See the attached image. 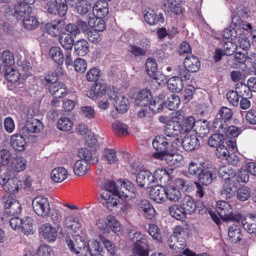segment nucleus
<instances>
[{"instance_id":"1","label":"nucleus","mask_w":256,"mask_h":256,"mask_svg":"<svg viewBox=\"0 0 256 256\" xmlns=\"http://www.w3.org/2000/svg\"><path fill=\"white\" fill-rule=\"evenodd\" d=\"M1 60L2 62L0 65V70L4 72V76L10 84H8V86L9 88L12 87V88H15L16 86V78L14 76V72L16 69L12 66L14 64V60L13 54L10 50H4L2 53L0 52Z\"/></svg>"},{"instance_id":"2","label":"nucleus","mask_w":256,"mask_h":256,"mask_svg":"<svg viewBox=\"0 0 256 256\" xmlns=\"http://www.w3.org/2000/svg\"><path fill=\"white\" fill-rule=\"evenodd\" d=\"M17 19L22 21L23 26L28 30L36 29L39 24L38 18L32 13V8L26 4L17 6Z\"/></svg>"},{"instance_id":"3","label":"nucleus","mask_w":256,"mask_h":256,"mask_svg":"<svg viewBox=\"0 0 256 256\" xmlns=\"http://www.w3.org/2000/svg\"><path fill=\"white\" fill-rule=\"evenodd\" d=\"M236 12L239 16H234L231 26L226 28L224 31L223 36L225 39L233 40L237 38L236 30L241 28L240 24L243 22L240 16L244 17L247 14L246 10L244 6L237 7Z\"/></svg>"},{"instance_id":"4","label":"nucleus","mask_w":256,"mask_h":256,"mask_svg":"<svg viewBox=\"0 0 256 256\" xmlns=\"http://www.w3.org/2000/svg\"><path fill=\"white\" fill-rule=\"evenodd\" d=\"M216 210L220 218L224 221L239 222L242 219V214L240 212H233L232 206L226 201H218Z\"/></svg>"},{"instance_id":"5","label":"nucleus","mask_w":256,"mask_h":256,"mask_svg":"<svg viewBox=\"0 0 256 256\" xmlns=\"http://www.w3.org/2000/svg\"><path fill=\"white\" fill-rule=\"evenodd\" d=\"M234 112L232 109L226 106H222L217 113L213 122V130L222 132V128H224L228 126V123L232 120Z\"/></svg>"},{"instance_id":"6","label":"nucleus","mask_w":256,"mask_h":256,"mask_svg":"<svg viewBox=\"0 0 256 256\" xmlns=\"http://www.w3.org/2000/svg\"><path fill=\"white\" fill-rule=\"evenodd\" d=\"M170 142L164 136H156L152 141V146L156 151L154 154V158L164 160V155L170 153V150L171 149L170 146Z\"/></svg>"},{"instance_id":"7","label":"nucleus","mask_w":256,"mask_h":256,"mask_svg":"<svg viewBox=\"0 0 256 256\" xmlns=\"http://www.w3.org/2000/svg\"><path fill=\"white\" fill-rule=\"evenodd\" d=\"M55 2L50 0L46 2L43 8L50 14L56 15L57 14L61 16H64L67 14L68 5L66 0H54Z\"/></svg>"},{"instance_id":"8","label":"nucleus","mask_w":256,"mask_h":256,"mask_svg":"<svg viewBox=\"0 0 256 256\" xmlns=\"http://www.w3.org/2000/svg\"><path fill=\"white\" fill-rule=\"evenodd\" d=\"M32 207L37 215L44 217L50 214V206L48 198L42 196H36L32 201Z\"/></svg>"},{"instance_id":"9","label":"nucleus","mask_w":256,"mask_h":256,"mask_svg":"<svg viewBox=\"0 0 256 256\" xmlns=\"http://www.w3.org/2000/svg\"><path fill=\"white\" fill-rule=\"evenodd\" d=\"M66 244L71 252L78 256H86L88 251V246L82 238H77L73 242L70 238L66 239Z\"/></svg>"},{"instance_id":"10","label":"nucleus","mask_w":256,"mask_h":256,"mask_svg":"<svg viewBox=\"0 0 256 256\" xmlns=\"http://www.w3.org/2000/svg\"><path fill=\"white\" fill-rule=\"evenodd\" d=\"M136 181L140 187L146 189L150 188L156 186L152 174L149 170H140L136 175Z\"/></svg>"},{"instance_id":"11","label":"nucleus","mask_w":256,"mask_h":256,"mask_svg":"<svg viewBox=\"0 0 256 256\" xmlns=\"http://www.w3.org/2000/svg\"><path fill=\"white\" fill-rule=\"evenodd\" d=\"M150 48V42L148 40L144 38L140 41L139 45L130 44L128 51L131 56L137 58L146 56Z\"/></svg>"},{"instance_id":"12","label":"nucleus","mask_w":256,"mask_h":256,"mask_svg":"<svg viewBox=\"0 0 256 256\" xmlns=\"http://www.w3.org/2000/svg\"><path fill=\"white\" fill-rule=\"evenodd\" d=\"M100 196V202L110 210H114V208L118 205L120 198L118 194H109L106 190H102Z\"/></svg>"},{"instance_id":"13","label":"nucleus","mask_w":256,"mask_h":256,"mask_svg":"<svg viewBox=\"0 0 256 256\" xmlns=\"http://www.w3.org/2000/svg\"><path fill=\"white\" fill-rule=\"evenodd\" d=\"M216 154L218 158L226 160L229 164L232 166H236L239 161L238 156L236 154H230L228 148L224 144L216 148Z\"/></svg>"},{"instance_id":"14","label":"nucleus","mask_w":256,"mask_h":256,"mask_svg":"<svg viewBox=\"0 0 256 256\" xmlns=\"http://www.w3.org/2000/svg\"><path fill=\"white\" fill-rule=\"evenodd\" d=\"M134 99L136 105L146 107L150 104L152 96L150 90L144 88L134 95Z\"/></svg>"},{"instance_id":"15","label":"nucleus","mask_w":256,"mask_h":256,"mask_svg":"<svg viewBox=\"0 0 256 256\" xmlns=\"http://www.w3.org/2000/svg\"><path fill=\"white\" fill-rule=\"evenodd\" d=\"M66 24L64 19L55 20L45 25L46 31L50 36L54 37L60 34Z\"/></svg>"},{"instance_id":"16","label":"nucleus","mask_w":256,"mask_h":256,"mask_svg":"<svg viewBox=\"0 0 256 256\" xmlns=\"http://www.w3.org/2000/svg\"><path fill=\"white\" fill-rule=\"evenodd\" d=\"M216 177V172L214 168L204 166L202 172L198 175V180L200 184L208 186L210 184Z\"/></svg>"},{"instance_id":"17","label":"nucleus","mask_w":256,"mask_h":256,"mask_svg":"<svg viewBox=\"0 0 256 256\" xmlns=\"http://www.w3.org/2000/svg\"><path fill=\"white\" fill-rule=\"evenodd\" d=\"M42 122L33 117L28 118L26 121L23 133H38L43 129Z\"/></svg>"},{"instance_id":"18","label":"nucleus","mask_w":256,"mask_h":256,"mask_svg":"<svg viewBox=\"0 0 256 256\" xmlns=\"http://www.w3.org/2000/svg\"><path fill=\"white\" fill-rule=\"evenodd\" d=\"M138 211L146 218L152 220L156 215V210L152 204L146 200H141L138 204Z\"/></svg>"},{"instance_id":"19","label":"nucleus","mask_w":256,"mask_h":256,"mask_svg":"<svg viewBox=\"0 0 256 256\" xmlns=\"http://www.w3.org/2000/svg\"><path fill=\"white\" fill-rule=\"evenodd\" d=\"M20 220V224H17L19 231L26 235L33 234L34 220L32 218L28 216L21 218L20 216H17V220Z\"/></svg>"},{"instance_id":"20","label":"nucleus","mask_w":256,"mask_h":256,"mask_svg":"<svg viewBox=\"0 0 256 256\" xmlns=\"http://www.w3.org/2000/svg\"><path fill=\"white\" fill-rule=\"evenodd\" d=\"M107 86L104 83L96 82L87 92V96L90 98L96 100L102 97L107 91Z\"/></svg>"},{"instance_id":"21","label":"nucleus","mask_w":256,"mask_h":256,"mask_svg":"<svg viewBox=\"0 0 256 256\" xmlns=\"http://www.w3.org/2000/svg\"><path fill=\"white\" fill-rule=\"evenodd\" d=\"M40 233L48 242H53L56 240L57 230L56 228L49 223H46L40 226Z\"/></svg>"},{"instance_id":"22","label":"nucleus","mask_w":256,"mask_h":256,"mask_svg":"<svg viewBox=\"0 0 256 256\" xmlns=\"http://www.w3.org/2000/svg\"><path fill=\"white\" fill-rule=\"evenodd\" d=\"M242 226L248 232L254 234L256 232V215L248 214L244 216H242L240 221Z\"/></svg>"},{"instance_id":"23","label":"nucleus","mask_w":256,"mask_h":256,"mask_svg":"<svg viewBox=\"0 0 256 256\" xmlns=\"http://www.w3.org/2000/svg\"><path fill=\"white\" fill-rule=\"evenodd\" d=\"M18 67L17 70L18 74L17 78V85L24 84L27 78L32 75V67L30 62H22L21 65L18 66Z\"/></svg>"},{"instance_id":"24","label":"nucleus","mask_w":256,"mask_h":256,"mask_svg":"<svg viewBox=\"0 0 256 256\" xmlns=\"http://www.w3.org/2000/svg\"><path fill=\"white\" fill-rule=\"evenodd\" d=\"M108 0H98L93 6L92 13L94 16L104 18L108 14Z\"/></svg>"},{"instance_id":"25","label":"nucleus","mask_w":256,"mask_h":256,"mask_svg":"<svg viewBox=\"0 0 256 256\" xmlns=\"http://www.w3.org/2000/svg\"><path fill=\"white\" fill-rule=\"evenodd\" d=\"M78 156L89 164H94L98 161V156L96 152H92V150L86 148H81L78 152Z\"/></svg>"},{"instance_id":"26","label":"nucleus","mask_w":256,"mask_h":256,"mask_svg":"<svg viewBox=\"0 0 256 256\" xmlns=\"http://www.w3.org/2000/svg\"><path fill=\"white\" fill-rule=\"evenodd\" d=\"M164 131L167 136L176 138L175 140H178V139L176 137L182 134L180 122L174 121L166 124L164 126Z\"/></svg>"},{"instance_id":"27","label":"nucleus","mask_w":256,"mask_h":256,"mask_svg":"<svg viewBox=\"0 0 256 256\" xmlns=\"http://www.w3.org/2000/svg\"><path fill=\"white\" fill-rule=\"evenodd\" d=\"M154 178V182L156 184L166 186L170 184V176L164 170L158 168L155 170L152 174Z\"/></svg>"},{"instance_id":"28","label":"nucleus","mask_w":256,"mask_h":256,"mask_svg":"<svg viewBox=\"0 0 256 256\" xmlns=\"http://www.w3.org/2000/svg\"><path fill=\"white\" fill-rule=\"evenodd\" d=\"M118 194L120 198L130 200L132 198L134 195V188L130 181L128 180L124 181L120 190L118 191Z\"/></svg>"},{"instance_id":"29","label":"nucleus","mask_w":256,"mask_h":256,"mask_svg":"<svg viewBox=\"0 0 256 256\" xmlns=\"http://www.w3.org/2000/svg\"><path fill=\"white\" fill-rule=\"evenodd\" d=\"M184 64L190 72H197L200 66L198 58L190 54H189L185 58Z\"/></svg>"},{"instance_id":"30","label":"nucleus","mask_w":256,"mask_h":256,"mask_svg":"<svg viewBox=\"0 0 256 256\" xmlns=\"http://www.w3.org/2000/svg\"><path fill=\"white\" fill-rule=\"evenodd\" d=\"M50 92L56 98H62L66 93V88L64 84L62 82H56L48 86Z\"/></svg>"},{"instance_id":"31","label":"nucleus","mask_w":256,"mask_h":256,"mask_svg":"<svg viewBox=\"0 0 256 256\" xmlns=\"http://www.w3.org/2000/svg\"><path fill=\"white\" fill-rule=\"evenodd\" d=\"M152 188L150 193V198L158 204L164 202L166 200V188H158V186H156V185L155 186Z\"/></svg>"},{"instance_id":"32","label":"nucleus","mask_w":256,"mask_h":256,"mask_svg":"<svg viewBox=\"0 0 256 256\" xmlns=\"http://www.w3.org/2000/svg\"><path fill=\"white\" fill-rule=\"evenodd\" d=\"M162 6L165 12H170L176 15L182 12L181 4L176 0H164Z\"/></svg>"},{"instance_id":"33","label":"nucleus","mask_w":256,"mask_h":256,"mask_svg":"<svg viewBox=\"0 0 256 256\" xmlns=\"http://www.w3.org/2000/svg\"><path fill=\"white\" fill-rule=\"evenodd\" d=\"M180 205L186 214L194 212L197 208L196 202L188 195L183 198Z\"/></svg>"},{"instance_id":"34","label":"nucleus","mask_w":256,"mask_h":256,"mask_svg":"<svg viewBox=\"0 0 256 256\" xmlns=\"http://www.w3.org/2000/svg\"><path fill=\"white\" fill-rule=\"evenodd\" d=\"M146 22L150 26H154L158 22H163L164 20V14L162 13L157 14L154 10H151L146 12L144 15Z\"/></svg>"},{"instance_id":"35","label":"nucleus","mask_w":256,"mask_h":256,"mask_svg":"<svg viewBox=\"0 0 256 256\" xmlns=\"http://www.w3.org/2000/svg\"><path fill=\"white\" fill-rule=\"evenodd\" d=\"M182 144L186 150L192 151L198 148L200 140L196 136L194 135L190 136H184Z\"/></svg>"},{"instance_id":"36","label":"nucleus","mask_w":256,"mask_h":256,"mask_svg":"<svg viewBox=\"0 0 256 256\" xmlns=\"http://www.w3.org/2000/svg\"><path fill=\"white\" fill-rule=\"evenodd\" d=\"M204 162H200L197 158L191 160L188 166V172L192 176L198 177L204 166Z\"/></svg>"},{"instance_id":"37","label":"nucleus","mask_w":256,"mask_h":256,"mask_svg":"<svg viewBox=\"0 0 256 256\" xmlns=\"http://www.w3.org/2000/svg\"><path fill=\"white\" fill-rule=\"evenodd\" d=\"M146 68L148 74L156 80V82L160 84L158 78V64L155 59L152 58H148L146 62Z\"/></svg>"},{"instance_id":"38","label":"nucleus","mask_w":256,"mask_h":256,"mask_svg":"<svg viewBox=\"0 0 256 256\" xmlns=\"http://www.w3.org/2000/svg\"><path fill=\"white\" fill-rule=\"evenodd\" d=\"M169 214L171 216L176 220L184 221L186 218V214L182 210L179 204H173L169 208Z\"/></svg>"},{"instance_id":"39","label":"nucleus","mask_w":256,"mask_h":256,"mask_svg":"<svg viewBox=\"0 0 256 256\" xmlns=\"http://www.w3.org/2000/svg\"><path fill=\"white\" fill-rule=\"evenodd\" d=\"M68 176V170L63 167H58L52 170L51 178L56 182H60L65 180Z\"/></svg>"},{"instance_id":"40","label":"nucleus","mask_w":256,"mask_h":256,"mask_svg":"<svg viewBox=\"0 0 256 256\" xmlns=\"http://www.w3.org/2000/svg\"><path fill=\"white\" fill-rule=\"evenodd\" d=\"M90 164L83 160H78L74 164L73 170L75 174L82 176L86 174L90 169Z\"/></svg>"},{"instance_id":"41","label":"nucleus","mask_w":256,"mask_h":256,"mask_svg":"<svg viewBox=\"0 0 256 256\" xmlns=\"http://www.w3.org/2000/svg\"><path fill=\"white\" fill-rule=\"evenodd\" d=\"M183 86V80L180 76H172L168 81V88L172 92H180Z\"/></svg>"},{"instance_id":"42","label":"nucleus","mask_w":256,"mask_h":256,"mask_svg":"<svg viewBox=\"0 0 256 256\" xmlns=\"http://www.w3.org/2000/svg\"><path fill=\"white\" fill-rule=\"evenodd\" d=\"M222 132L220 131H214L216 132H222L223 134L224 138L226 137L227 139H234L237 137L242 132L240 128L236 127L234 126H226L222 128Z\"/></svg>"},{"instance_id":"43","label":"nucleus","mask_w":256,"mask_h":256,"mask_svg":"<svg viewBox=\"0 0 256 256\" xmlns=\"http://www.w3.org/2000/svg\"><path fill=\"white\" fill-rule=\"evenodd\" d=\"M228 235L232 242H239L242 238L240 227L235 224L231 225L228 228Z\"/></svg>"},{"instance_id":"44","label":"nucleus","mask_w":256,"mask_h":256,"mask_svg":"<svg viewBox=\"0 0 256 256\" xmlns=\"http://www.w3.org/2000/svg\"><path fill=\"white\" fill-rule=\"evenodd\" d=\"M210 130V125L207 120H198L196 122L194 131L200 137H204Z\"/></svg>"},{"instance_id":"45","label":"nucleus","mask_w":256,"mask_h":256,"mask_svg":"<svg viewBox=\"0 0 256 256\" xmlns=\"http://www.w3.org/2000/svg\"><path fill=\"white\" fill-rule=\"evenodd\" d=\"M74 48L76 54L80 56H86L89 51V44L84 40H78L74 44Z\"/></svg>"},{"instance_id":"46","label":"nucleus","mask_w":256,"mask_h":256,"mask_svg":"<svg viewBox=\"0 0 256 256\" xmlns=\"http://www.w3.org/2000/svg\"><path fill=\"white\" fill-rule=\"evenodd\" d=\"M49 56L58 65L62 64L64 61V55L60 47L52 46L50 50Z\"/></svg>"},{"instance_id":"47","label":"nucleus","mask_w":256,"mask_h":256,"mask_svg":"<svg viewBox=\"0 0 256 256\" xmlns=\"http://www.w3.org/2000/svg\"><path fill=\"white\" fill-rule=\"evenodd\" d=\"M88 24L93 30L100 32L104 31L106 28V24L103 18L96 16L90 18Z\"/></svg>"},{"instance_id":"48","label":"nucleus","mask_w":256,"mask_h":256,"mask_svg":"<svg viewBox=\"0 0 256 256\" xmlns=\"http://www.w3.org/2000/svg\"><path fill=\"white\" fill-rule=\"evenodd\" d=\"M196 120L193 116H188L184 118L182 123L180 122V127L182 132V134L190 132L194 130Z\"/></svg>"},{"instance_id":"49","label":"nucleus","mask_w":256,"mask_h":256,"mask_svg":"<svg viewBox=\"0 0 256 256\" xmlns=\"http://www.w3.org/2000/svg\"><path fill=\"white\" fill-rule=\"evenodd\" d=\"M166 199L173 202H178L180 198L181 192L178 189L172 186H168L166 188Z\"/></svg>"},{"instance_id":"50","label":"nucleus","mask_w":256,"mask_h":256,"mask_svg":"<svg viewBox=\"0 0 256 256\" xmlns=\"http://www.w3.org/2000/svg\"><path fill=\"white\" fill-rule=\"evenodd\" d=\"M114 106L116 110L120 113L124 114L128 110V100L123 95L119 94L118 96L115 100Z\"/></svg>"},{"instance_id":"51","label":"nucleus","mask_w":256,"mask_h":256,"mask_svg":"<svg viewBox=\"0 0 256 256\" xmlns=\"http://www.w3.org/2000/svg\"><path fill=\"white\" fill-rule=\"evenodd\" d=\"M59 41L64 49L71 50L74 46V37L70 34L62 33L59 37Z\"/></svg>"},{"instance_id":"52","label":"nucleus","mask_w":256,"mask_h":256,"mask_svg":"<svg viewBox=\"0 0 256 256\" xmlns=\"http://www.w3.org/2000/svg\"><path fill=\"white\" fill-rule=\"evenodd\" d=\"M164 106L170 110H175L178 108L180 104V99L178 96L172 94L168 98L166 101H164Z\"/></svg>"},{"instance_id":"53","label":"nucleus","mask_w":256,"mask_h":256,"mask_svg":"<svg viewBox=\"0 0 256 256\" xmlns=\"http://www.w3.org/2000/svg\"><path fill=\"white\" fill-rule=\"evenodd\" d=\"M224 143V136L222 132L213 134L208 140V144L212 147L218 148Z\"/></svg>"},{"instance_id":"54","label":"nucleus","mask_w":256,"mask_h":256,"mask_svg":"<svg viewBox=\"0 0 256 256\" xmlns=\"http://www.w3.org/2000/svg\"><path fill=\"white\" fill-rule=\"evenodd\" d=\"M91 256H103L104 252L100 244L96 240L88 244V251Z\"/></svg>"},{"instance_id":"55","label":"nucleus","mask_w":256,"mask_h":256,"mask_svg":"<svg viewBox=\"0 0 256 256\" xmlns=\"http://www.w3.org/2000/svg\"><path fill=\"white\" fill-rule=\"evenodd\" d=\"M106 220L109 230H111L112 232L118 235L121 230V224L116 218L114 216L109 215L107 216Z\"/></svg>"},{"instance_id":"56","label":"nucleus","mask_w":256,"mask_h":256,"mask_svg":"<svg viewBox=\"0 0 256 256\" xmlns=\"http://www.w3.org/2000/svg\"><path fill=\"white\" fill-rule=\"evenodd\" d=\"M64 224L66 227L71 230L74 232H78V230L80 228V224L74 216H69L65 218L64 222Z\"/></svg>"},{"instance_id":"57","label":"nucleus","mask_w":256,"mask_h":256,"mask_svg":"<svg viewBox=\"0 0 256 256\" xmlns=\"http://www.w3.org/2000/svg\"><path fill=\"white\" fill-rule=\"evenodd\" d=\"M236 90L240 98L247 97L250 98L252 96V90L248 84L242 82L238 83L236 85Z\"/></svg>"},{"instance_id":"58","label":"nucleus","mask_w":256,"mask_h":256,"mask_svg":"<svg viewBox=\"0 0 256 256\" xmlns=\"http://www.w3.org/2000/svg\"><path fill=\"white\" fill-rule=\"evenodd\" d=\"M73 124L72 120L66 117H63L58 120L57 128L60 130L68 132L72 129Z\"/></svg>"},{"instance_id":"59","label":"nucleus","mask_w":256,"mask_h":256,"mask_svg":"<svg viewBox=\"0 0 256 256\" xmlns=\"http://www.w3.org/2000/svg\"><path fill=\"white\" fill-rule=\"evenodd\" d=\"M77 12L82 15L86 14L92 8L90 3L86 0H81L76 4Z\"/></svg>"},{"instance_id":"60","label":"nucleus","mask_w":256,"mask_h":256,"mask_svg":"<svg viewBox=\"0 0 256 256\" xmlns=\"http://www.w3.org/2000/svg\"><path fill=\"white\" fill-rule=\"evenodd\" d=\"M174 74L178 75L176 76H180L183 81L189 80L190 78V72L184 64L178 66L174 70Z\"/></svg>"},{"instance_id":"61","label":"nucleus","mask_w":256,"mask_h":256,"mask_svg":"<svg viewBox=\"0 0 256 256\" xmlns=\"http://www.w3.org/2000/svg\"><path fill=\"white\" fill-rule=\"evenodd\" d=\"M101 240L110 254V256H118V248L112 242L104 236L101 238Z\"/></svg>"},{"instance_id":"62","label":"nucleus","mask_w":256,"mask_h":256,"mask_svg":"<svg viewBox=\"0 0 256 256\" xmlns=\"http://www.w3.org/2000/svg\"><path fill=\"white\" fill-rule=\"evenodd\" d=\"M112 128L114 133L117 136L126 135L128 134V126L120 122L114 123Z\"/></svg>"},{"instance_id":"63","label":"nucleus","mask_w":256,"mask_h":256,"mask_svg":"<svg viewBox=\"0 0 256 256\" xmlns=\"http://www.w3.org/2000/svg\"><path fill=\"white\" fill-rule=\"evenodd\" d=\"M100 75L101 70L96 67H94L88 71L86 78L88 82H96L98 80Z\"/></svg>"},{"instance_id":"64","label":"nucleus","mask_w":256,"mask_h":256,"mask_svg":"<svg viewBox=\"0 0 256 256\" xmlns=\"http://www.w3.org/2000/svg\"><path fill=\"white\" fill-rule=\"evenodd\" d=\"M195 92L194 87L192 85H188L182 92V98L184 102H190Z\"/></svg>"}]
</instances>
